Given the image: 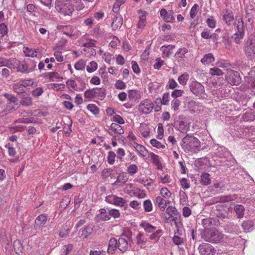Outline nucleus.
Masks as SVG:
<instances>
[{
  "label": "nucleus",
  "mask_w": 255,
  "mask_h": 255,
  "mask_svg": "<svg viewBox=\"0 0 255 255\" xmlns=\"http://www.w3.org/2000/svg\"><path fill=\"white\" fill-rule=\"evenodd\" d=\"M75 0H56L55 8L64 15L71 16L74 11Z\"/></svg>",
  "instance_id": "nucleus-1"
},
{
  "label": "nucleus",
  "mask_w": 255,
  "mask_h": 255,
  "mask_svg": "<svg viewBox=\"0 0 255 255\" xmlns=\"http://www.w3.org/2000/svg\"><path fill=\"white\" fill-rule=\"evenodd\" d=\"M200 146V141L193 135L188 134L183 139L182 147L185 151L197 152Z\"/></svg>",
  "instance_id": "nucleus-2"
},
{
  "label": "nucleus",
  "mask_w": 255,
  "mask_h": 255,
  "mask_svg": "<svg viewBox=\"0 0 255 255\" xmlns=\"http://www.w3.org/2000/svg\"><path fill=\"white\" fill-rule=\"evenodd\" d=\"M235 25L237 31L234 34L233 37L236 43L240 44L241 40L243 39L245 36V27L243 17L241 16H236Z\"/></svg>",
  "instance_id": "nucleus-3"
},
{
  "label": "nucleus",
  "mask_w": 255,
  "mask_h": 255,
  "mask_svg": "<svg viewBox=\"0 0 255 255\" xmlns=\"http://www.w3.org/2000/svg\"><path fill=\"white\" fill-rule=\"evenodd\" d=\"M84 95L86 99L90 100L94 98L103 100L105 97L106 93L105 89L96 87L87 90L84 92Z\"/></svg>",
  "instance_id": "nucleus-4"
},
{
  "label": "nucleus",
  "mask_w": 255,
  "mask_h": 255,
  "mask_svg": "<svg viewBox=\"0 0 255 255\" xmlns=\"http://www.w3.org/2000/svg\"><path fill=\"white\" fill-rule=\"evenodd\" d=\"M244 51L248 60L255 58V39H249L244 47Z\"/></svg>",
  "instance_id": "nucleus-5"
},
{
  "label": "nucleus",
  "mask_w": 255,
  "mask_h": 255,
  "mask_svg": "<svg viewBox=\"0 0 255 255\" xmlns=\"http://www.w3.org/2000/svg\"><path fill=\"white\" fill-rule=\"evenodd\" d=\"M190 89L192 93L199 99L205 98L204 87L200 83L196 81H192L190 85Z\"/></svg>",
  "instance_id": "nucleus-6"
},
{
  "label": "nucleus",
  "mask_w": 255,
  "mask_h": 255,
  "mask_svg": "<svg viewBox=\"0 0 255 255\" xmlns=\"http://www.w3.org/2000/svg\"><path fill=\"white\" fill-rule=\"evenodd\" d=\"M153 108V104L151 100L146 99L140 103L138 106L139 112L142 114H148Z\"/></svg>",
  "instance_id": "nucleus-7"
},
{
  "label": "nucleus",
  "mask_w": 255,
  "mask_h": 255,
  "mask_svg": "<svg viewBox=\"0 0 255 255\" xmlns=\"http://www.w3.org/2000/svg\"><path fill=\"white\" fill-rule=\"evenodd\" d=\"M106 201L108 203L121 207H125L126 204V201L123 198L114 195L106 197Z\"/></svg>",
  "instance_id": "nucleus-8"
},
{
  "label": "nucleus",
  "mask_w": 255,
  "mask_h": 255,
  "mask_svg": "<svg viewBox=\"0 0 255 255\" xmlns=\"http://www.w3.org/2000/svg\"><path fill=\"white\" fill-rule=\"evenodd\" d=\"M178 212L176 208L174 206H168L165 212L163 213V217L166 222L168 221H175V219L174 216L177 215Z\"/></svg>",
  "instance_id": "nucleus-9"
},
{
  "label": "nucleus",
  "mask_w": 255,
  "mask_h": 255,
  "mask_svg": "<svg viewBox=\"0 0 255 255\" xmlns=\"http://www.w3.org/2000/svg\"><path fill=\"white\" fill-rule=\"evenodd\" d=\"M198 249L201 255H214L216 252L214 248L207 243H202Z\"/></svg>",
  "instance_id": "nucleus-10"
},
{
  "label": "nucleus",
  "mask_w": 255,
  "mask_h": 255,
  "mask_svg": "<svg viewBox=\"0 0 255 255\" xmlns=\"http://www.w3.org/2000/svg\"><path fill=\"white\" fill-rule=\"evenodd\" d=\"M223 238V235L219 231L214 229L210 231V237L206 238V240L209 242L219 243Z\"/></svg>",
  "instance_id": "nucleus-11"
},
{
  "label": "nucleus",
  "mask_w": 255,
  "mask_h": 255,
  "mask_svg": "<svg viewBox=\"0 0 255 255\" xmlns=\"http://www.w3.org/2000/svg\"><path fill=\"white\" fill-rule=\"evenodd\" d=\"M47 222V216L45 214L39 215L35 220L34 229L36 230L42 229Z\"/></svg>",
  "instance_id": "nucleus-12"
},
{
  "label": "nucleus",
  "mask_w": 255,
  "mask_h": 255,
  "mask_svg": "<svg viewBox=\"0 0 255 255\" xmlns=\"http://www.w3.org/2000/svg\"><path fill=\"white\" fill-rule=\"evenodd\" d=\"M160 15L162 19L167 22H173L175 21L174 12L172 10L168 12L166 9L162 8L160 11Z\"/></svg>",
  "instance_id": "nucleus-13"
},
{
  "label": "nucleus",
  "mask_w": 255,
  "mask_h": 255,
  "mask_svg": "<svg viewBox=\"0 0 255 255\" xmlns=\"http://www.w3.org/2000/svg\"><path fill=\"white\" fill-rule=\"evenodd\" d=\"M229 75L226 76V79L228 82L233 85H237L241 82V79L238 72L231 71Z\"/></svg>",
  "instance_id": "nucleus-14"
},
{
  "label": "nucleus",
  "mask_w": 255,
  "mask_h": 255,
  "mask_svg": "<svg viewBox=\"0 0 255 255\" xmlns=\"http://www.w3.org/2000/svg\"><path fill=\"white\" fill-rule=\"evenodd\" d=\"M137 12L139 15L137 27L139 29H142L146 23V16L148 13L147 11L142 9L138 10Z\"/></svg>",
  "instance_id": "nucleus-15"
},
{
  "label": "nucleus",
  "mask_w": 255,
  "mask_h": 255,
  "mask_svg": "<svg viewBox=\"0 0 255 255\" xmlns=\"http://www.w3.org/2000/svg\"><path fill=\"white\" fill-rule=\"evenodd\" d=\"M128 180L127 174L125 172H122L119 174L116 180L113 183V185L117 187L123 186Z\"/></svg>",
  "instance_id": "nucleus-16"
},
{
  "label": "nucleus",
  "mask_w": 255,
  "mask_h": 255,
  "mask_svg": "<svg viewBox=\"0 0 255 255\" xmlns=\"http://www.w3.org/2000/svg\"><path fill=\"white\" fill-rule=\"evenodd\" d=\"M131 145L134 148L138 154L142 157H145L147 154H148V153H149L143 145L137 142L131 143Z\"/></svg>",
  "instance_id": "nucleus-17"
},
{
  "label": "nucleus",
  "mask_w": 255,
  "mask_h": 255,
  "mask_svg": "<svg viewBox=\"0 0 255 255\" xmlns=\"http://www.w3.org/2000/svg\"><path fill=\"white\" fill-rule=\"evenodd\" d=\"M108 132L110 135H113V133L122 134L124 133V130L120 124L113 123L111 124Z\"/></svg>",
  "instance_id": "nucleus-18"
},
{
  "label": "nucleus",
  "mask_w": 255,
  "mask_h": 255,
  "mask_svg": "<svg viewBox=\"0 0 255 255\" xmlns=\"http://www.w3.org/2000/svg\"><path fill=\"white\" fill-rule=\"evenodd\" d=\"M138 130L142 136L144 138H147L149 137L151 129L147 124H141Z\"/></svg>",
  "instance_id": "nucleus-19"
},
{
  "label": "nucleus",
  "mask_w": 255,
  "mask_h": 255,
  "mask_svg": "<svg viewBox=\"0 0 255 255\" xmlns=\"http://www.w3.org/2000/svg\"><path fill=\"white\" fill-rule=\"evenodd\" d=\"M234 14L230 9H226L224 12L223 19L228 25H230L234 20Z\"/></svg>",
  "instance_id": "nucleus-20"
},
{
  "label": "nucleus",
  "mask_w": 255,
  "mask_h": 255,
  "mask_svg": "<svg viewBox=\"0 0 255 255\" xmlns=\"http://www.w3.org/2000/svg\"><path fill=\"white\" fill-rule=\"evenodd\" d=\"M174 48L175 46L172 45L162 46L160 50L162 52V57L163 58H168L171 54L172 51Z\"/></svg>",
  "instance_id": "nucleus-21"
},
{
  "label": "nucleus",
  "mask_w": 255,
  "mask_h": 255,
  "mask_svg": "<svg viewBox=\"0 0 255 255\" xmlns=\"http://www.w3.org/2000/svg\"><path fill=\"white\" fill-rule=\"evenodd\" d=\"M148 155L151 157L152 162L156 167V168L158 170H161L162 165L160 161L159 156L152 152H149Z\"/></svg>",
  "instance_id": "nucleus-22"
},
{
  "label": "nucleus",
  "mask_w": 255,
  "mask_h": 255,
  "mask_svg": "<svg viewBox=\"0 0 255 255\" xmlns=\"http://www.w3.org/2000/svg\"><path fill=\"white\" fill-rule=\"evenodd\" d=\"M128 97L130 101H138L141 95L140 92L136 90H129L128 91Z\"/></svg>",
  "instance_id": "nucleus-23"
},
{
  "label": "nucleus",
  "mask_w": 255,
  "mask_h": 255,
  "mask_svg": "<svg viewBox=\"0 0 255 255\" xmlns=\"http://www.w3.org/2000/svg\"><path fill=\"white\" fill-rule=\"evenodd\" d=\"M118 248L122 253H125L128 248V243L126 239L120 238L118 241Z\"/></svg>",
  "instance_id": "nucleus-24"
},
{
  "label": "nucleus",
  "mask_w": 255,
  "mask_h": 255,
  "mask_svg": "<svg viewBox=\"0 0 255 255\" xmlns=\"http://www.w3.org/2000/svg\"><path fill=\"white\" fill-rule=\"evenodd\" d=\"M140 226L142 228L145 232L148 233H152L156 229V227L149 223L147 221H142Z\"/></svg>",
  "instance_id": "nucleus-25"
},
{
  "label": "nucleus",
  "mask_w": 255,
  "mask_h": 255,
  "mask_svg": "<svg viewBox=\"0 0 255 255\" xmlns=\"http://www.w3.org/2000/svg\"><path fill=\"white\" fill-rule=\"evenodd\" d=\"M188 52V49L185 47L180 48L175 53L174 57L178 61L183 60L185 58V55Z\"/></svg>",
  "instance_id": "nucleus-26"
},
{
  "label": "nucleus",
  "mask_w": 255,
  "mask_h": 255,
  "mask_svg": "<svg viewBox=\"0 0 255 255\" xmlns=\"http://www.w3.org/2000/svg\"><path fill=\"white\" fill-rule=\"evenodd\" d=\"M118 248V241L115 238H111L109 242L107 252L110 254H113Z\"/></svg>",
  "instance_id": "nucleus-27"
},
{
  "label": "nucleus",
  "mask_w": 255,
  "mask_h": 255,
  "mask_svg": "<svg viewBox=\"0 0 255 255\" xmlns=\"http://www.w3.org/2000/svg\"><path fill=\"white\" fill-rule=\"evenodd\" d=\"M99 212L100 214L96 217L98 221H100V220L108 221L110 219L109 213H108L105 209H101Z\"/></svg>",
  "instance_id": "nucleus-28"
},
{
  "label": "nucleus",
  "mask_w": 255,
  "mask_h": 255,
  "mask_svg": "<svg viewBox=\"0 0 255 255\" xmlns=\"http://www.w3.org/2000/svg\"><path fill=\"white\" fill-rule=\"evenodd\" d=\"M215 61V58L213 54L209 53L203 56L201 60V62L205 65H209Z\"/></svg>",
  "instance_id": "nucleus-29"
},
{
  "label": "nucleus",
  "mask_w": 255,
  "mask_h": 255,
  "mask_svg": "<svg viewBox=\"0 0 255 255\" xmlns=\"http://www.w3.org/2000/svg\"><path fill=\"white\" fill-rule=\"evenodd\" d=\"M156 202L160 210L164 211L166 207L167 204L169 203V201L162 198L161 196H158L156 197Z\"/></svg>",
  "instance_id": "nucleus-30"
},
{
  "label": "nucleus",
  "mask_w": 255,
  "mask_h": 255,
  "mask_svg": "<svg viewBox=\"0 0 255 255\" xmlns=\"http://www.w3.org/2000/svg\"><path fill=\"white\" fill-rule=\"evenodd\" d=\"M66 85L70 92H74L78 91L77 84L74 80L68 79L66 82Z\"/></svg>",
  "instance_id": "nucleus-31"
},
{
  "label": "nucleus",
  "mask_w": 255,
  "mask_h": 255,
  "mask_svg": "<svg viewBox=\"0 0 255 255\" xmlns=\"http://www.w3.org/2000/svg\"><path fill=\"white\" fill-rule=\"evenodd\" d=\"M136 243L142 248L145 247V243L146 239L144 237L141 233H138L136 237Z\"/></svg>",
  "instance_id": "nucleus-32"
},
{
  "label": "nucleus",
  "mask_w": 255,
  "mask_h": 255,
  "mask_svg": "<svg viewBox=\"0 0 255 255\" xmlns=\"http://www.w3.org/2000/svg\"><path fill=\"white\" fill-rule=\"evenodd\" d=\"M200 183L203 185H208L211 183L210 175L206 172L202 173L201 175Z\"/></svg>",
  "instance_id": "nucleus-33"
},
{
  "label": "nucleus",
  "mask_w": 255,
  "mask_h": 255,
  "mask_svg": "<svg viewBox=\"0 0 255 255\" xmlns=\"http://www.w3.org/2000/svg\"><path fill=\"white\" fill-rule=\"evenodd\" d=\"M23 52L27 57H37V51L33 48H30L27 47L23 48Z\"/></svg>",
  "instance_id": "nucleus-34"
},
{
  "label": "nucleus",
  "mask_w": 255,
  "mask_h": 255,
  "mask_svg": "<svg viewBox=\"0 0 255 255\" xmlns=\"http://www.w3.org/2000/svg\"><path fill=\"white\" fill-rule=\"evenodd\" d=\"M13 249L17 255H22L23 247L20 241L15 240L14 241Z\"/></svg>",
  "instance_id": "nucleus-35"
},
{
  "label": "nucleus",
  "mask_w": 255,
  "mask_h": 255,
  "mask_svg": "<svg viewBox=\"0 0 255 255\" xmlns=\"http://www.w3.org/2000/svg\"><path fill=\"white\" fill-rule=\"evenodd\" d=\"M12 89L13 91L18 94L23 93L25 91V88L20 81L14 84L12 86Z\"/></svg>",
  "instance_id": "nucleus-36"
},
{
  "label": "nucleus",
  "mask_w": 255,
  "mask_h": 255,
  "mask_svg": "<svg viewBox=\"0 0 255 255\" xmlns=\"http://www.w3.org/2000/svg\"><path fill=\"white\" fill-rule=\"evenodd\" d=\"M27 64L25 61H22L18 66V71L21 73H27L33 70V68L29 70Z\"/></svg>",
  "instance_id": "nucleus-37"
},
{
  "label": "nucleus",
  "mask_w": 255,
  "mask_h": 255,
  "mask_svg": "<svg viewBox=\"0 0 255 255\" xmlns=\"http://www.w3.org/2000/svg\"><path fill=\"white\" fill-rule=\"evenodd\" d=\"M163 233V231L161 229H158L150 235L149 239L151 240H154L157 241L159 240L160 237L162 236Z\"/></svg>",
  "instance_id": "nucleus-38"
},
{
  "label": "nucleus",
  "mask_w": 255,
  "mask_h": 255,
  "mask_svg": "<svg viewBox=\"0 0 255 255\" xmlns=\"http://www.w3.org/2000/svg\"><path fill=\"white\" fill-rule=\"evenodd\" d=\"M189 77V74L187 73H184L178 77V81L180 84L182 86H185L187 84Z\"/></svg>",
  "instance_id": "nucleus-39"
},
{
  "label": "nucleus",
  "mask_w": 255,
  "mask_h": 255,
  "mask_svg": "<svg viewBox=\"0 0 255 255\" xmlns=\"http://www.w3.org/2000/svg\"><path fill=\"white\" fill-rule=\"evenodd\" d=\"M8 113L6 104L3 101H0V116L6 115Z\"/></svg>",
  "instance_id": "nucleus-40"
},
{
  "label": "nucleus",
  "mask_w": 255,
  "mask_h": 255,
  "mask_svg": "<svg viewBox=\"0 0 255 255\" xmlns=\"http://www.w3.org/2000/svg\"><path fill=\"white\" fill-rule=\"evenodd\" d=\"M160 194L162 198L167 200L168 201L172 195L171 192L165 187L162 188L160 189Z\"/></svg>",
  "instance_id": "nucleus-41"
},
{
  "label": "nucleus",
  "mask_w": 255,
  "mask_h": 255,
  "mask_svg": "<svg viewBox=\"0 0 255 255\" xmlns=\"http://www.w3.org/2000/svg\"><path fill=\"white\" fill-rule=\"evenodd\" d=\"M235 211L239 218H242L244 215L245 208L242 205H237L235 207Z\"/></svg>",
  "instance_id": "nucleus-42"
},
{
  "label": "nucleus",
  "mask_w": 255,
  "mask_h": 255,
  "mask_svg": "<svg viewBox=\"0 0 255 255\" xmlns=\"http://www.w3.org/2000/svg\"><path fill=\"white\" fill-rule=\"evenodd\" d=\"M86 66V62L83 59H80L76 62L74 64V68L76 70L79 71L84 70Z\"/></svg>",
  "instance_id": "nucleus-43"
},
{
  "label": "nucleus",
  "mask_w": 255,
  "mask_h": 255,
  "mask_svg": "<svg viewBox=\"0 0 255 255\" xmlns=\"http://www.w3.org/2000/svg\"><path fill=\"white\" fill-rule=\"evenodd\" d=\"M181 104V102L179 99H175L171 101V109L174 112H176L179 109V107Z\"/></svg>",
  "instance_id": "nucleus-44"
},
{
  "label": "nucleus",
  "mask_w": 255,
  "mask_h": 255,
  "mask_svg": "<svg viewBox=\"0 0 255 255\" xmlns=\"http://www.w3.org/2000/svg\"><path fill=\"white\" fill-rule=\"evenodd\" d=\"M87 109L93 114L95 115H97L99 114V108L95 104H88L87 106Z\"/></svg>",
  "instance_id": "nucleus-45"
},
{
  "label": "nucleus",
  "mask_w": 255,
  "mask_h": 255,
  "mask_svg": "<svg viewBox=\"0 0 255 255\" xmlns=\"http://www.w3.org/2000/svg\"><path fill=\"white\" fill-rule=\"evenodd\" d=\"M49 80L50 81H54L56 79H63V77L60 76V74L57 72H52L48 73Z\"/></svg>",
  "instance_id": "nucleus-46"
},
{
  "label": "nucleus",
  "mask_w": 255,
  "mask_h": 255,
  "mask_svg": "<svg viewBox=\"0 0 255 255\" xmlns=\"http://www.w3.org/2000/svg\"><path fill=\"white\" fill-rule=\"evenodd\" d=\"M127 171L130 175L133 176L137 172L138 167L134 164H130L128 166Z\"/></svg>",
  "instance_id": "nucleus-47"
},
{
  "label": "nucleus",
  "mask_w": 255,
  "mask_h": 255,
  "mask_svg": "<svg viewBox=\"0 0 255 255\" xmlns=\"http://www.w3.org/2000/svg\"><path fill=\"white\" fill-rule=\"evenodd\" d=\"M98 68V64L95 61H91L86 67V70L89 73L95 71Z\"/></svg>",
  "instance_id": "nucleus-48"
},
{
  "label": "nucleus",
  "mask_w": 255,
  "mask_h": 255,
  "mask_svg": "<svg viewBox=\"0 0 255 255\" xmlns=\"http://www.w3.org/2000/svg\"><path fill=\"white\" fill-rule=\"evenodd\" d=\"M179 126V129L181 132H187L189 128V125L183 121H180Z\"/></svg>",
  "instance_id": "nucleus-49"
},
{
  "label": "nucleus",
  "mask_w": 255,
  "mask_h": 255,
  "mask_svg": "<svg viewBox=\"0 0 255 255\" xmlns=\"http://www.w3.org/2000/svg\"><path fill=\"white\" fill-rule=\"evenodd\" d=\"M150 143L151 145L158 149L165 148V145L164 144H162L160 142L158 141L155 139H152L150 140Z\"/></svg>",
  "instance_id": "nucleus-50"
},
{
  "label": "nucleus",
  "mask_w": 255,
  "mask_h": 255,
  "mask_svg": "<svg viewBox=\"0 0 255 255\" xmlns=\"http://www.w3.org/2000/svg\"><path fill=\"white\" fill-rule=\"evenodd\" d=\"M143 206L145 212H149L152 210V204L150 200H145L143 202Z\"/></svg>",
  "instance_id": "nucleus-51"
},
{
  "label": "nucleus",
  "mask_w": 255,
  "mask_h": 255,
  "mask_svg": "<svg viewBox=\"0 0 255 255\" xmlns=\"http://www.w3.org/2000/svg\"><path fill=\"white\" fill-rule=\"evenodd\" d=\"M209 73L212 76H222L223 72L217 67H213L210 69Z\"/></svg>",
  "instance_id": "nucleus-52"
},
{
  "label": "nucleus",
  "mask_w": 255,
  "mask_h": 255,
  "mask_svg": "<svg viewBox=\"0 0 255 255\" xmlns=\"http://www.w3.org/2000/svg\"><path fill=\"white\" fill-rule=\"evenodd\" d=\"M4 96L7 99V103L14 104L18 102L17 98L12 94L5 93L4 94Z\"/></svg>",
  "instance_id": "nucleus-53"
},
{
  "label": "nucleus",
  "mask_w": 255,
  "mask_h": 255,
  "mask_svg": "<svg viewBox=\"0 0 255 255\" xmlns=\"http://www.w3.org/2000/svg\"><path fill=\"white\" fill-rule=\"evenodd\" d=\"M116 154L114 151H110L108 152L107 156V161L110 165H113L115 163Z\"/></svg>",
  "instance_id": "nucleus-54"
},
{
  "label": "nucleus",
  "mask_w": 255,
  "mask_h": 255,
  "mask_svg": "<svg viewBox=\"0 0 255 255\" xmlns=\"http://www.w3.org/2000/svg\"><path fill=\"white\" fill-rule=\"evenodd\" d=\"M5 147L8 149V155L10 156H14L16 152L15 149L13 147V144L8 143L5 145Z\"/></svg>",
  "instance_id": "nucleus-55"
},
{
  "label": "nucleus",
  "mask_w": 255,
  "mask_h": 255,
  "mask_svg": "<svg viewBox=\"0 0 255 255\" xmlns=\"http://www.w3.org/2000/svg\"><path fill=\"white\" fill-rule=\"evenodd\" d=\"M198 7L199 6L197 3L194 4L192 7L190 11V15L192 19L194 18L197 14L198 12Z\"/></svg>",
  "instance_id": "nucleus-56"
},
{
  "label": "nucleus",
  "mask_w": 255,
  "mask_h": 255,
  "mask_svg": "<svg viewBox=\"0 0 255 255\" xmlns=\"http://www.w3.org/2000/svg\"><path fill=\"white\" fill-rule=\"evenodd\" d=\"M113 170L112 168H106L103 170L101 176L103 178L106 179L111 176Z\"/></svg>",
  "instance_id": "nucleus-57"
},
{
  "label": "nucleus",
  "mask_w": 255,
  "mask_h": 255,
  "mask_svg": "<svg viewBox=\"0 0 255 255\" xmlns=\"http://www.w3.org/2000/svg\"><path fill=\"white\" fill-rule=\"evenodd\" d=\"M181 187L184 189H187L190 187V183L185 178H181L179 181Z\"/></svg>",
  "instance_id": "nucleus-58"
},
{
  "label": "nucleus",
  "mask_w": 255,
  "mask_h": 255,
  "mask_svg": "<svg viewBox=\"0 0 255 255\" xmlns=\"http://www.w3.org/2000/svg\"><path fill=\"white\" fill-rule=\"evenodd\" d=\"M73 249V245L71 244L65 245L63 247L62 253L64 255L69 254Z\"/></svg>",
  "instance_id": "nucleus-59"
},
{
  "label": "nucleus",
  "mask_w": 255,
  "mask_h": 255,
  "mask_svg": "<svg viewBox=\"0 0 255 255\" xmlns=\"http://www.w3.org/2000/svg\"><path fill=\"white\" fill-rule=\"evenodd\" d=\"M170 96L169 93H164L161 99V104L163 105H168L169 102Z\"/></svg>",
  "instance_id": "nucleus-60"
},
{
  "label": "nucleus",
  "mask_w": 255,
  "mask_h": 255,
  "mask_svg": "<svg viewBox=\"0 0 255 255\" xmlns=\"http://www.w3.org/2000/svg\"><path fill=\"white\" fill-rule=\"evenodd\" d=\"M20 103L23 106H30L32 104V99L30 97H25L21 101Z\"/></svg>",
  "instance_id": "nucleus-61"
},
{
  "label": "nucleus",
  "mask_w": 255,
  "mask_h": 255,
  "mask_svg": "<svg viewBox=\"0 0 255 255\" xmlns=\"http://www.w3.org/2000/svg\"><path fill=\"white\" fill-rule=\"evenodd\" d=\"M164 129L163 125L162 124L159 123L158 124L157 128V137L159 139H162L163 137Z\"/></svg>",
  "instance_id": "nucleus-62"
},
{
  "label": "nucleus",
  "mask_w": 255,
  "mask_h": 255,
  "mask_svg": "<svg viewBox=\"0 0 255 255\" xmlns=\"http://www.w3.org/2000/svg\"><path fill=\"white\" fill-rule=\"evenodd\" d=\"M110 217H113L115 219L120 217L121 214L118 209H112L109 211Z\"/></svg>",
  "instance_id": "nucleus-63"
},
{
  "label": "nucleus",
  "mask_w": 255,
  "mask_h": 255,
  "mask_svg": "<svg viewBox=\"0 0 255 255\" xmlns=\"http://www.w3.org/2000/svg\"><path fill=\"white\" fill-rule=\"evenodd\" d=\"M54 56H55L57 61L62 62L64 61V56H63L61 51L59 50L55 51L54 52Z\"/></svg>",
  "instance_id": "nucleus-64"
}]
</instances>
